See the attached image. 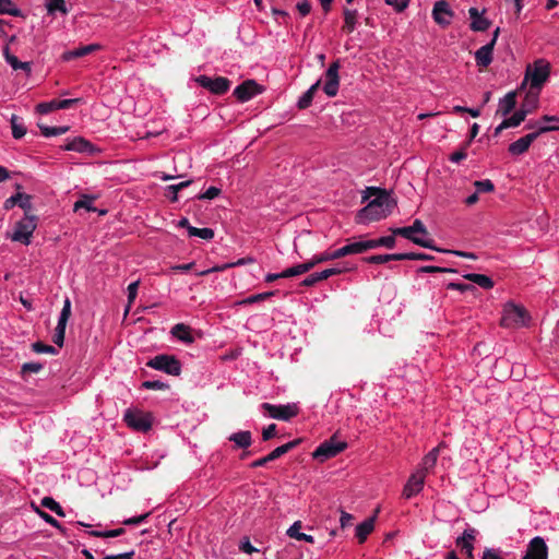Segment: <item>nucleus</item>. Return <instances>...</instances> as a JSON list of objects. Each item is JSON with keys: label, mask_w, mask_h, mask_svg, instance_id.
<instances>
[{"label": "nucleus", "mask_w": 559, "mask_h": 559, "mask_svg": "<svg viewBox=\"0 0 559 559\" xmlns=\"http://www.w3.org/2000/svg\"><path fill=\"white\" fill-rule=\"evenodd\" d=\"M340 68H341L340 60H335L334 62H332L330 64L329 69L325 72V84L323 86V91H324V93L329 97L336 96V94L338 92V86H340L338 71H340Z\"/></svg>", "instance_id": "obj_13"}, {"label": "nucleus", "mask_w": 559, "mask_h": 559, "mask_svg": "<svg viewBox=\"0 0 559 559\" xmlns=\"http://www.w3.org/2000/svg\"><path fill=\"white\" fill-rule=\"evenodd\" d=\"M290 271V267L284 270L283 272L281 273H270L265 276V282L266 283H272L278 278H288V277H294V276H297V274H292V273H288Z\"/></svg>", "instance_id": "obj_53"}, {"label": "nucleus", "mask_w": 559, "mask_h": 559, "mask_svg": "<svg viewBox=\"0 0 559 559\" xmlns=\"http://www.w3.org/2000/svg\"><path fill=\"white\" fill-rule=\"evenodd\" d=\"M336 259H337V257H334V251L331 253L323 252L320 254H316L309 261L292 266L290 271L288 273L297 274V276H298V275L309 272L310 270H312L316 265H318L320 263L328 262L331 260H336Z\"/></svg>", "instance_id": "obj_14"}, {"label": "nucleus", "mask_w": 559, "mask_h": 559, "mask_svg": "<svg viewBox=\"0 0 559 559\" xmlns=\"http://www.w3.org/2000/svg\"><path fill=\"white\" fill-rule=\"evenodd\" d=\"M43 369V365L40 362H25L23 366H22V373L23 374H26V373H37L39 372L40 370Z\"/></svg>", "instance_id": "obj_57"}, {"label": "nucleus", "mask_w": 559, "mask_h": 559, "mask_svg": "<svg viewBox=\"0 0 559 559\" xmlns=\"http://www.w3.org/2000/svg\"><path fill=\"white\" fill-rule=\"evenodd\" d=\"M342 272H343V270H341V269L331 267V269L323 270L322 272H318V277H320V281H324L333 275L341 274Z\"/></svg>", "instance_id": "obj_62"}, {"label": "nucleus", "mask_w": 559, "mask_h": 559, "mask_svg": "<svg viewBox=\"0 0 559 559\" xmlns=\"http://www.w3.org/2000/svg\"><path fill=\"white\" fill-rule=\"evenodd\" d=\"M284 454H285L284 449H282V447L280 445L276 449H274L272 452H270L266 456L253 461L250 464V466L252 468L265 466L269 462H272V461L281 457Z\"/></svg>", "instance_id": "obj_35"}, {"label": "nucleus", "mask_w": 559, "mask_h": 559, "mask_svg": "<svg viewBox=\"0 0 559 559\" xmlns=\"http://www.w3.org/2000/svg\"><path fill=\"white\" fill-rule=\"evenodd\" d=\"M481 559H503V558L500 556L499 550L493 549V548H486L483 552Z\"/></svg>", "instance_id": "obj_64"}, {"label": "nucleus", "mask_w": 559, "mask_h": 559, "mask_svg": "<svg viewBox=\"0 0 559 559\" xmlns=\"http://www.w3.org/2000/svg\"><path fill=\"white\" fill-rule=\"evenodd\" d=\"M3 56L5 61L13 68V70H23L27 73H31V63L20 61L17 57L10 52L8 47H4Z\"/></svg>", "instance_id": "obj_29"}, {"label": "nucleus", "mask_w": 559, "mask_h": 559, "mask_svg": "<svg viewBox=\"0 0 559 559\" xmlns=\"http://www.w3.org/2000/svg\"><path fill=\"white\" fill-rule=\"evenodd\" d=\"M365 192L366 194L364 195V201L369 199L371 195H376L377 198L383 195V193L386 198H391L386 190L377 187H368Z\"/></svg>", "instance_id": "obj_58"}, {"label": "nucleus", "mask_w": 559, "mask_h": 559, "mask_svg": "<svg viewBox=\"0 0 559 559\" xmlns=\"http://www.w3.org/2000/svg\"><path fill=\"white\" fill-rule=\"evenodd\" d=\"M142 388L147 390H167L169 389V385L158 380H147L142 383Z\"/></svg>", "instance_id": "obj_54"}, {"label": "nucleus", "mask_w": 559, "mask_h": 559, "mask_svg": "<svg viewBox=\"0 0 559 559\" xmlns=\"http://www.w3.org/2000/svg\"><path fill=\"white\" fill-rule=\"evenodd\" d=\"M530 320L528 312L523 306L509 302L503 308L500 324L503 328H520L526 325Z\"/></svg>", "instance_id": "obj_4"}, {"label": "nucleus", "mask_w": 559, "mask_h": 559, "mask_svg": "<svg viewBox=\"0 0 559 559\" xmlns=\"http://www.w3.org/2000/svg\"><path fill=\"white\" fill-rule=\"evenodd\" d=\"M343 15H344V25L342 27V31L347 34H350L356 28L358 12L356 10L344 8Z\"/></svg>", "instance_id": "obj_28"}, {"label": "nucleus", "mask_w": 559, "mask_h": 559, "mask_svg": "<svg viewBox=\"0 0 559 559\" xmlns=\"http://www.w3.org/2000/svg\"><path fill=\"white\" fill-rule=\"evenodd\" d=\"M453 16V11L450 9L449 3L445 0H439L435 3L432 9V17L435 22L440 26H448Z\"/></svg>", "instance_id": "obj_18"}, {"label": "nucleus", "mask_w": 559, "mask_h": 559, "mask_svg": "<svg viewBox=\"0 0 559 559\" xmlns=\"http://www.w3.org/2000/svg\"><path fill=\"white\" fill-rule=\"evenodd\" d=\"M32 348L35 353L37 354H50V355H56L58 353V350L56 349V347L51 346V345H48V344H44L43 342H35L33 345H32Z\"/></svg>", "instance_id": "obj_46"}, {"label": "nucleus", "mask_w": 559, "mask_h": 559, "mask_svg": "<svg viewBox=\"0 0 559 559\" xmlns=\"http://www.w3.org/2000/svg\"><path fill=\"white\" fill-rule=\"evenodd\" d=\"M530 114V109L520 108L510 118L503 120V126L508 128H515L521 124Z\"/></svg>", "instance_id": "obj_34"}, {"label": "nucleus", "mask_w": 559, "mask_h": 559, "mask_svg": "<svg viewBox=\"0 0 559 559\" xmlns=\"http://www.w3.org/2000/svg\"><path fill=\"white\" fill-rule=\"evenodd\" d=\"M10 123L14 139H21L26 134V127L16 115H12Z\"/></svg>", "instance_id": "obj_39"}, {"label": "nucleus", "mask_w": 559, "mask_h": 559, "mask_svg": "<svg viewBox=\"0 0 559 559\" xmlns=\"http://www.w3.org/2000/svg\"><path fill=\"white\" fill-rule=\"evenodd\" d=\"M371 245L372 243H369V240H359V241L350 242V243H347L346 246L335 250L334 257H337V259H341L345 255L362 253V252L370 250Z\"/></svg>", "instance_id": "obj_19"}, {"label": "nucleus", "mask_w": 559, "mask_h": 559, "mask_svg": "<svg viewBox=\"0 0 559 559\" xmlns=\"http://www.w3.org/2000/svg\"><path fill=\"white\" fill-rule=\"evenodd\" d=\"M463 277L472 283L477 284L478 286L485 289H490L495 285L493 281L489 276L484 274L467 273Z\"/></svg>", "instance_id": "obj_30"}, {"label": "nucleus", "mask_w": 559, "mask_h": 559, "mask_svg": "<svg viewBox=\"0 0 559 559\" xmlns=\"http://www.w3.org/2000/svg\"><path fill=\"white\" fill-rule=\"evenodd\" d=\"M99 49V45L97 44H90L86 46H81L76 49L64 51L62 53V60L63 61H71L73 59L82 58L84 56H87L96 50Z\"/></svg>", "instance_id": "obj_26"}, {"label": "nucleus", "mask_w": 559, "mask_h": 559, "mask_svg": "<svg viewBox=\"0 0 559 559\" xmlns=\"http://www.w3.org/2000/svg\"><path fill=\"white\" fill-rule=\"evenodd\" d=\"M538 94L539 91L537 90H531L526 93L524 102L521 106V108L530 109V114L535 110L538 106Z\"/></svg>", "instance_id": "obj_38"}, {"label": "nucleus", "mask_w": 559, "mask_h": 559, "mask_svg": "<svg viewBox=\"0 0 559 559\" xmlns=\"http://www.w3.org/2000/svg\"><path fill=\"white\" fill-rule=\"evenodd\" d=\"M425 478L426 476L424 471H417L413 473L403 488V497L405 499H411L412 497L418 495L424 488Z\"/></svg>", "instance_id": "obj_17"}, {"label": "nucleus", "mask_w": 559, "mask_h": 559, "mask_svg": "<svg viewBox=\"0 0 559 559\" xmlns=\"http://www.w3.org/2000/svg\"><path fill=\"white\" fill-rule=\"evenodd\" d=\"M15 205H19L21 209H23L25 213L29 212L32 209L31 195L17 192L4 201L3 209L9 211Z\"/></svg>", "instance_id": "obj_20"}, {"label": "nucleus", "mask_w": 559, "mask_h": 559, "mask_svg": "<svg viewBox=\"0 0 559 559\" xmlns=\"http://www.w3.org/2000/svg\"><path fill=\"white\" fill-rule=\"evenodd\" d=\"M195 82L203 88L210 91L215 95L225 94L230 87V81L224 76L210 78L207 75H199Z\"/></svg>", "instance_id": "obj_11"}, {"label": "nucleus", "mask_w": 559, "mask_h": 559, "mask_svg": "<svg viewBox=\"0 0 559 559\" xmlns=\"http://www.w3.org/2000/svg\"><path fill=\"white\" fill-rule=\"evenodd\" d=\"M301 528V522L300 521H296L288 530H287V535L290 537V538H295L297 540H304V542H307V543H310V544H313L314 543V538L313 536L311 535H308V534H305L302 532H299V530Z\"/></svg>", "instance_id": "obj_32"}, {"label": "nucleus", "mask_w": 559, "mask_h": 559, "mask_svg": "<svg viewBox=\"0 0 559 559\" xmlns=\"http://www.w3.org/2000/svg\"><path fill=\"white\" fill-rule=\"evenodd\" d=\"M70 317H71V300H70V298L67 297L63 302V307L61 309L58 324L55 329V333L52 336V342L59 347L63 346L66 329H67V324H68Z\"/></svg>", "instance_id": "obj_12"}, {"label": "nucleus", "mask_w": 559, "mask_h": 559, "mask_svg": "<svg viewBox=\"0 0 559 559\" xmlns=\"http://www.w3.org/2000/svg\"><path fill=\"white\" fill-rule=\"evenodd\" d=\"M403 260L432 261L435 257L423 252H405L402 253V261Z\"/></svg>", "instance_id": "obj_47"}, {"label": "nucleus", "mask_w": 559, "mask_h": 559, "mask_svg": "<svg viewBox=\"0 0 559 559\" xmlns=\"http://www.w3.org/2000/svg\"><path fill=\"white\" fill-rule=\"evenodd\" d=\"M518 91L509 92L499 102V107L497 109L496 115L508 116L516 106V96Z\"/></svg>", "instance_id": "obj_25"}, {"label": "nucleus", "mask_w": 559, "mask_h": 559, "mask_svg": "<svg viewBox=\"0 0 559 559\" xmlns=\"http://www.w3.org/2000/svg\"><path fill=\"white\" fill-rule=\"evenodd\" d=\"M41 506L55 512L58 516H66L62 507L51 497H44L41 499Z\"/></svg>", "instance_id": "obj_44"}, {"label": "nucleus", "mask_w": 559, "mask_h": 559, "mask_svg": "<svg viewBox=\"0 0 559 559\" xmlns=\"http://www.w3.org/2000/svg\"><path fill=\"white\" fill-rule=\"evenodd\" d=\"M139 284H140V282L135 281V282L129 284V286H128V307L126 309V314L129 312L131 305L133 304V301L136 298Z\"/></svg>", "instance_id": "obj_50"}, {"label": "nucleus", "mask_w": 559, "mask_h": 559, "mask_svg": "<svg viewBox=\"0 0 559 559\" xmlns=\"http://www.w3.org/2000/svg\"><path fill=\"white\" fill-rule=\"evenodd\" d=\"M189 236L199 237L205 240H210L214 237V230L209 227L198 228L193 226H188Z\"/></svg>", "instance_id": "obj_42"}, {"label": "nucleus", "mask_w": 559, "mask_h": 559, "mask_svg": "<svg viewBox=\"0 0 559 559\" xmlns=\"http://www.w3.org/2000/svg\"><path fill=\"white\" fill-rule=\"evenodd\" d=\"M321 80L317 81L313 85L310 86V88L307 92L304 93V95L299 98L297 103L299 109H306L311 105L313 97L317 91L319 90Z\"/></svg>", "instance_id": "obj_31"}, {"label": "nucleus", "mask_w": 559, "mask_h": 559, "mask_svg": "<svg viewBox=\"0 0 559 559\" xmlns=\"http://www.w3.org/2000/svg\"><path fill=\"white\" fill-rule=\"evenodd\" d=\"M146 366L155 370L164 371L170 376H179L181 372L180 361L175 356L167 354L153 357L147 361Z\"/></svg>", "instance_id": "obj_7"}, {"label": "nucleus", "mask_w": 559, "mask_h": 559, "mask_svg": "<svg viewBox=\"0 0 559 559\" xmlns=\"http://www.w3.org/2000/svg\"><path fill=\"white\" fill-rule=\"evenodd\" d=\"M229 440L235 442L238 448L247 449L251 444V432L250 431H239L235 432L229 437Z\"/></svg>", "instance_id": "obj_36"}, {"label": "nucleus", "mask_w": 559, "mask_h": 559, "mask_svg": "<svg viewBox=\"0 0 559 559\" xmlns=\"http://www.w3.org/2000/svg\"><path fill=\"white\" fill-rule=\"evenodd\" d=\"M221 194V189L216 187H210L204 193L199 194L200 200H213Z\"/></svg>", "instance_id": "obj_59"}, {"label": "nucleus", "mask_w": 559, "mask_h": 559, "mask_svg": "<svg viewBox=\"0 0 559 559\" xmlns=\"http://www.w3.org/2000/svg\"><path fill=\"white\" fill-rule=\"evenodd\" d=\"M124 421L136 431L145 432L152 427V417L147 413L134 409H127L124 413Z\"/></svg>", "instance_id": "obj_10"}, {"label": "nucleus", "mask_w": 559, "mask_h": 559, "mask_svg": "<svg viewBox=\"0 0 559 559\" xmlns=\"http://www.w3.org/2000/svg\"><path fill=\"white\" fill-rule=\"evenodd\" d=\"M492 43L481 46L475 52V61L479 68H487L492 62Z\"/></svg>", "instance_id": "obj_24"}, {"label": "nucleus", "mask_w": 559, "mask_h": 559, "mask_svg": "<svg viewBox=\"0 0 559 559\" xmlns=\"http://www.w3.org/2000/svg\"><path fill=\"white\" fill-rule=\"evenodd\" d=\"M440 447L441 444L433 448L427 455H425V457L423 459V467L419 471H424L426 474L427 472L431 471L435 467L438 460Z\"/></svg>", "instance_id": "obj_37"}, {"label": "nucleus", "mask_w": 559, "mask_h": 559, "mask_svg": "<svg viewBox=\"0 0 559 559\" xmlns=\"http://www.w3.org/2000/svg\"><path fill=\"white\" fill-rule=\"evenodd\" d=\"M477 193L491 192L495 189L493 183L489 179L478 180L474 182Z\"/></svg>", "instance_id": "obj_49"}, {"label": "nucleus", "mask_w": 559, "mask_h": 559, "mask_svg": "<svg viewBox=\"0 0 559 559\" xmlns=\"http://www.w3.org/2000/svg\"><path fill=\"white\" fill-rule=\"evenodd\" d=\"M411 0H385L388 5L393 7L396 12H403L409 4Z\"/></svg>", "instance_id": "obj_60"}, {"label": "nucleus", "mask_w": 559, "mask_h": 559, "mask_svg": "<svg viewBox=\"0 0 559 559\" xmlns=\"http://www.w3.org/2000/svg\"><path fill=\"white\" fill-rule=\"evenodd\" d=\"M46 8L50 14H55L56 12L67 14L68 12L66 0H46Z\"/></svg>", "instance_id": "obj_45"}, {"label": "nucleus", "mask_w": 559, "mask_h": 559, "mask_svg": "<svg viewBox=\"0 0 559 559\" xmlns=\"http://www.w3.org/2000/svg\"><path fill=\"white\" fill-rule=\"evenodd\" d=\"M395 205L396 202L392 198H386L384 194L377 197L358 212L357 223L364 224L385 218Z\"/></svg>", "instance_id": "obj_1"}, {"label": "nucleus", "mask_w": 559, "mask_h": 559, "mask_svg": "<svg viewBox=\"0 0 559 559\" xmlns=\"http://www.w3.org/2000/svg\"><path fill=\"white\" fill-rule=\"evenodd\" d=\"M391 231L393 235L404 237V238L411 240L412 242H414L415 245H418L424 248L432 249L436 251H440V249L433 245V240L423 239V238L414 236L415 233H419L423 235L428 234L426 226L424 225V223L420 219H415L413 225H411V226L392 228Z\"/></svg>", "instance_id": "obj_3"}, {"label": "nucleus", "mask_w": 559, "mask_h": 559, "mask_svg": "<svg viewBox=\"0 0 559 559\" xmlns=\"http://www.w3.org/2000/svg\"><path fill=\"white\" fill-rule=\"evenodd\" d=\"M550 75V64L544 59H538L534 62V67H527L525 78L520 86V91L525 88L526 83L530 81L531 90L540 91L544 83Z\"/></svg>", "instance_id": "obj_2"}, {"label": "nucleus", "mask_w": 559, "mask_h": 559, "mask_svg": "<svg viewBox=\"0 0 559 559\" xmlns=\"http://www.w3.org/2000/svg\"><path fill=\"white\" fill-rule=\"evenodd\" d=\"M477 531L473 527L466 528L462 536H459L456 539L463 543L473 544L476 539Z\"/></svg>", "instance_id": "obj_55"}, {"label": "nucleus", "mask_w": 559, "mask_h": 559, "mask_svg": "<svg viewBox=\"0 0 559 559\" xmlns=\"http://www.w3.org/2000/svg\"><path fill=\"white\" fill-rule=\"evenodd\" d=\"M276 436V425L271 424L267 427H265L262 431V439L264 441H267Z\"/></svg>", "instance_id": "obj_63"}, {"label": "nucleus", "mask_w": 559, "mask_h": 559, "mask_svg": "<svg viewBox=\"0 0 559 559\" xmlns=\"http://www.w3.org/2000/svg\"><path fill=\"white\" fill-rule=\"evenodd\" d=\"M469 17L472 20V23L469 25L471 29L474 32H485L487 31L491 22L484 17L481 13H479L477 8H471L468 10Z\"/></svg>", "instance_id": "obj_23"}, {"label": "nucleus", "mask_w": 559, "mask_h": 559, "mask_svg": "<svg viewBox=\"0 0 559 559\" xmlns=\"http://www.w3.org/2000/svg\"><path fill=\"white\" fill-rule=\"evenodd\" d=\"M171 334L176 338L187 343L191 344L194 342V337L191 334V328L189 325H186L185 323H177L171 328Z\"/></svg>", "instance_id": "obj_27"}, {"label": "nucleus", "mask_w": 559, "mask_h": 559, "mask_svg": "<svg viewBox=\"0 0 559 559\" xmlns=\"http://www.w3.org/2000/svg\"><path fill=\"white\" fill-rule=\"evenodd\" d=\"M447 287L448 289L460 290L462 293L475 290V286L464 283H449Z\"/></svg>", "instance_id": "obj_61"}, {"label": "nucleus", "mask_w": 559, "mask_h": 559, "mask_svg": "<svg viewBox=\"0 0 559 559\" xmlns=\"http://www.w3.org/2000/svg\"><path fill=\"white\" fill-rule=\"evenodd\" d=\"M418 273H455L454 269L433 266V265H425L420 266L417 270Z\"/></svg>", "instance_id": "obj_48"}, {"label": "nucleus", "mask_w": 559, "mask_h": 559, "mask_svg": "<svg viewBox=\"0 0 559 559\" xmlns=\"http://www.w3.org/2000/svg\"><path fill=\"white\" fill-rule=\"evenodd\" d=\"M37 513L38 515L45 521L47 522L48 524H50L51 526L60 530V531H63L61 524L53 518L51 516L49 513L45 512V511H41L39 509H37Z\"/></svg>", "instance_id": "obj_56"}, {"label": "nucleus", "mask_w": 559, "mask_h": 559, "mask_svg": "<svg viewBox=\"0 0 559 559\" xmlns=\"http://www.w3.org/2000/svg\"><path fill=\"white\" fill-rule=\"evenodd\" d=\"M261 407L270 417L284 421L290 420L293 417L297 416L299 412L296 404L273 405L263 403Z\"/></svg>", "instance_id": "obj_9"}, {"label": "nucleus", "mask_w": 559, "mask_h": 559, "mask_svg": "<svg viewBox=\"0 0 559 559\" xmlns=\"http://www.w3.org/2000/svg\"><path fill=\"white\" fill-rule=\"evenodd\" d=\"M61 148L64 151H74V152H79V153H94L95 152L93 144L81 136H76L70 141H68L64 145L61 146Z\"/></svg>", "instance_id": "obj_22"}, {"label": "nucleus", "mask_w": 559, "mask_h": 559, "mask_svg": "<svg viewBox=\"0 0 559 559\" xmlns=\"http://www.w3.org/2000/svg\"><path fill=\"white\" fill-rule=\"evenodd\" d=\"M554 130H559V127H556V126H543V127H539L537 129V131L528 133V134L520 138L519 140H516L515 142L511 143L509 145L508 151L512 155H521V154L525 153L530 148L531 144L542 133H546V132L554 131Z\"/></svg>", "instance_id": "obj_8"}, {"label": "nucleus", "mask_w": 559, "mask_h": 559, "mask_svg": "<svg viewBox=\"0 0 559 559\" xmlns=\"http://www.w3.org/2000/svg\"><path fill=\"white\" fill-rule=\"evenodd\" d=\"M379 512L380 508H377L372 516L366 519L364 522L357 525L356 537L358 538L359 544L365 543L368 535L371 534V532L374 530V523Z\"/></svg>", "instance_id": "obj_21"}, {"label": "nucleus", "mask_w": 559, "mask_h": 559, "mask_svg": "<svg viewBox=\"0 0 559 559\" xmlns=\"http://www.w3.org/2000/svg\"><path fill=\"white\" fill-rule=\"evenodd\" d=\"M364 261L371 264H382L390 261H402V253L374 254L364 258Z\"/></svg>", "instance_id": "obj_33"}, {"label": "nucleus", "mask_w": 559, "mask_h": 559, "mask_svg": "<svg viewBox=\"0 0 559 559\" xmlns=\"http://www.w3.org/2000/svg\"><path fill=\"white\" fill-rule=\"evenodd\" d=\"M347 448V442L340 441L336 435L332 436L329 440L322 442L312 453L313 459L324 462L343 452Z\"/></svg>", "instance_id": "obj_6"}, {"label": "nucleus", "mask_w": 559, "mask_h": 559, "mask_svg": "<svg viewBox=\"0 0 559 559\" xmlns=\"http://www.w3.org/2000/svg\"><path fill=\"white\" fill-rule=\"evenodd\" d=\"M395 236L396 235L384 236V237H380L378 239H370L369 243H372L370 246V250L378 248V247H385L388 249H393L396 243Z\"/></svg>", "instance_id": "obj_40"}, {"label": "nucleus", "mask_w": 559, "mask_h": 559, "mask_svg": "<svg viewBox=\"0 0 559 559\" xmlns=\"http://www.w3.org/2000/svg\"><path fill=\"white\" fill-rule=\"evenodd\" d=\"M38 128L40 129L44 136H57L62 135L69 131V127H47L45 124L38 123Z\"/></svg>", "instance_id": "obj_43"}, {"label": "nucleus", "mask_w": 559, "mask_h": 559, "mask_svg": "<svg viewBox=\"0 0 559 559\" xmlns=\"http://www.w3.org/2000/svg\"><path fill=\"white\" fill-rule=\"evenodd\" d=\"M275 293L276 292H266V293H261V294L252 295V296H249L248 298L243 299L241 301V304L249 305V304H253V302H259V301H262V300H265V299L270 298L271 296H274Z\"/></svg>", "instance_id": "obj_51"}, {"label": "nucleus", "mask_w": 559, "mask_h": 559, "mask_svg": "<svg viewBox=\"0 0 559 559\" xmlns=\"http://www.w3.org/2000/svg\"><path fill=\"white\" fill-rule=\"evenodd\" d=\"M0 14L23 16L22 11L14 4L12 0H0Z\"/></svg>", "instance_id": "obj_41"}, {"label": "nucleus", "mask_w": 559, "mask_h": 559, "mask_svg": "<svg viewBox=\"0 0 559 559\" xmlns=\"http://www.w3.org/2000/svg\"><path fill=\"white\" fill-rule=\"evenodd\" d=\"M36 227L37 216L26 212L24 217L15 224L11 239L24 245H29L31 238Z\"/></svg>", "instance_id": "obj_5"}, {"label": "nucleus", "mask_w": 559, "mask_h": 559, "mask_svg": "<svg viewBox=\"0 0 559 559\" xmlns=\"http://www.w3.org/2000/svg\"><path fill=\"white\" fill-rule=\"evenodd\" d=\"M263 87L259 85L254 80H246L234 90V96L239 102H248L253 96L262 93Z\"/></svg>", "instance_id": "obj_15"}, {"label": "nucleus", "mask_w": 559, "mask_h": 559, "mask_svg": "<svg viewBox=\"0 0 559 559\" xmlns=\"http://www.w3.org/2000/svg\"><path fill=\"white\" fill-rule=\"evenodd\" d=\"M522 559H548V546L544 538L536 536L531 539Z\"/></svg>", "instance_id": "obj_16"}, {"label": "nucleus", "mask_w": 559, "mask_h": 559, "mask_svg": "<svg viewBox=\"0 0 559 559\" xmlns=\"http://www.w3.org/2000/svg\"><path fill=\"white\" fill-rule=\"evenodd\" d=\"M56 104H58L57 99H52L51 102H48V103H40L37 105L36 110L40 115H46L55 109H58Z\"/></svg>", "instance_id": "obj_52"}]
</instances>
